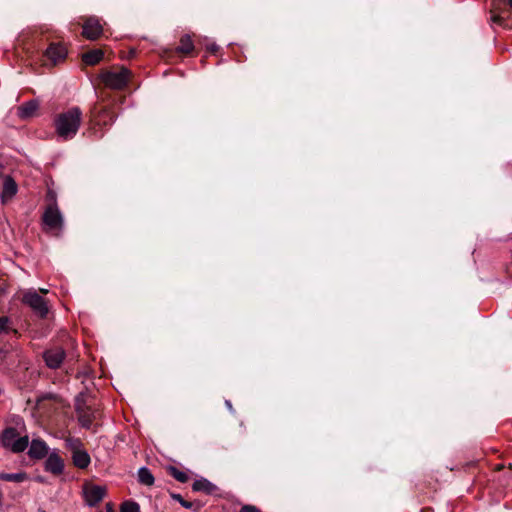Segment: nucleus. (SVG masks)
Returning <instances> with one entry per match:
<instances>
[{"label":"nucleus","instance_id":"obj_1","mask_svg":"<svg viewBox=\"0 0 512 512\" xmlns=\"http://www.w3.org/2000/svg\"><path fill=\"white\" fill-rule=\"evenodd\" d=\"M82 122V111L75 106L58 114L54 119L56 134L64 141L73 139Z\"/></svg>","mask_w":512,"mask_h":512},{"label":"nucleus","instance_id":"obj_2","mask_svg":"<svg viewBox=\"0 0 512 512\" xmlns=\"http://www.w3.org/2000/svg\"><path fill=\"white\" fill-rule=\"evenodd\" d=\"M29 437L20 436L16 428L8 427L0 434V446L13 452L21 453L28 448Z\"/></svg>","mask_w":512,"mask_h":512},{"label":"nucleus","instance_id":"obj_3","mask_svg":"<svg viewBox=\"0 0 512 512\" xmlns=\"http://www.w3.org/2000/svg\"><path fill=\"white\" fill-rule=\"evenodd\" d=\"M75 410L79 424L90 429L97 418L98 411L93 407L85 394H79L75 399Z\"/></svg>","mask_w":512,"mask_h":512},{"label":"nucleus","instance_id":"obj_4","mask_svg":"<svg viewBox=\"0 0 512 512\" xmlns=\"http://www.w3.org/2000/svg\"><path fill=\"white\" fill-rule=\"evenodd\" d=\"M130 76V70L125 67H122L120 71L102 72L100 74V79L108 88L121 90L127 85Z\"/></svg>","mask_w":512,"mask_h":512},{"label":"nucleus","instance_id":"obj_5","mask_svg":"<svg viewBox=\"0 0 512 512\" xmlns=\"http://www.w3.org/2000/svg\"><path fill=\"white\" fill-rule=\"evenodd\" d=\"M23 304L29 306L33 312L40 318H45L48 314L47 301L39 295L35 289H28L23 293Z\"/></svg>","mask_w":512,"mask_h":512},{"label":"nucleus","instance_id":"obj_6","mask_svg":"<svg viewBox=\"0 0 512 512\" xmlns=\"http://www.w3.org/2000/svg\"><path fill=\"white\" fill-rule=\"evenodd\" d=\"M43 223L50 230L63 228V217L57 203H50L43 213Z\"/></svg>","mask_w":512,"mask_h":512},{"label":"nucleus","instance_id":"obj_7","mask_svg":"<svg viewBox=\"0 0 512 512\" xmlns=\"http://www.w3.org/2000/svg\"><path fill=\"white\" fill-rule=\"evenodd\" d=\"M106 493L107 490L104 486L91 483H86L83 486V497L85 503L90 507L96 506L100 503L106 496Z\"/></svg>","mask_w":512,"mask_h":512},{"label":"nucleus","instance_id":"obj_8","mask_svg":"<svg viewBox=\"0 0 512 512\" xmlns=\"http://www.w3.org/2000/svg\"><path fill=\"white\" fill-rule=\"evenodd\" d=\"M46 365L51 369H57L65 358V351L61 347L48 349L43 354Z\"/></svg>","mask_w":512,"mask_h":512},{"label":"nucleus","instance_id":"obj_9","mask_svg":"<svg viewBox=\"0 0 512 512\" xmlns=\"http://www.w3.org/2000/svg\"><path fill=\"white\" fill-rule=\"evenodd\" d=\"M103 32V27L95 17L88 18L83 24V36L89 40L98 39Z\"/></svg>","mask_w":512,"mask_h":512},{"label":"nucleus","instance_id":"obj_10","mask_svg":"<svg viewBox=\"0 0 512 512\" xmlns=\"http://www.w3.org/2000/svg\"><path fill=\"white\" fill-rule=\"evenodd\" d=\"M18 192V185L11 176L4 177L0 199L2 204L10 202Z\"/></svg>","mask_w":512,"mask_h":512},{"label":"nucleus","instance_id":"obj_11","mask_svg":"<svg viewBox=\"0 0 512 512\" xmlns=\"http://www.w3.org/2000/svg\"><path fill=\"white\" fill-rule=\"evenodd\" d=\"M67 55L66 48L61 44L52 43L46 49L44 56L51 61L53 65L65 59Z\"/></svg>","mask_w":512,"mask_h":512},{"label":"nucleus","instance_id":"obj_12","mask_svg":"<svg viewBox=\"0 0 512 512\" xmlns=\"http://www.w3.org/2000/svg\"><path fill=\"white\" fill-rule=\"evenodd\" d=\"M28 446V455L32 459H42L48 455L49 448L42 439H33Z\"/></svg>","mask_w":512,"mask_h":512},{"label":"nucleus","instance_id":"obj_13","mask_svg":"<svg viewBox=\"0 0 512 512\" xmlns=\"http://www.w3.org/2000/svg\"><path fill=\"white\" fill-rule=\"evenodd\" d=\"M45 470L54 475L62 474L64 470V462L56 452H51L48 454V457L45 461Z\"/></svg>","mask_w":512,"mask_h":512},{"label":"nucleus","instance_id":"obj_14","mask_svg":"<svg viewBox=\"0 0 512 512\" xmlns=\"http://www.w3.org/2000/svg\"><path fill=\"white\" fill-rule=\"evenodd\" d=\"M38 109L39 102L38 100L33 99L20 105L17 109V115L20 119L26 120L33 117Z\"/></svg>","mask_w":512,"mask_h":512},{"label":"nucleus","instance_id":"obj_15","mask_svg":"<svg viewBox=\"0 0 512 512\" xmlns=\"http://www.w3.org/2000/svg\"><path fill=\"white\" fill-rule=\"evenodd\" d=\"M95 124L98 126H109L115 121V115L109 108L103 107L94 115Z\"/></svg>","mask_w":512,"mask_h":512},{"label":"nucleus","instance_id":"obj_16","mask_svg":"<svg viewBox=\"0 0 512 512\" xmlns=\"http://www.w3.org/2000/svg\"><path fill=\"white\" fill-rule=\"evenodd\" d=\"M71 457L74 466L79 469H86L91 463L90 455L84 448L80 451H74Z\"/></svg>","mask_w":512,"mask_h":512},{"label":"nucleus","instance_id":"obj_17","mask_svg":"<svg viewBox=\"0 0 512 512\" xmlns=\"http://www.w3.org/2000/svg\"><path fill=\"white\" fill-rule=\"evenodd\" d=\"M192 489L196 492H204L207 495H211L217 490V487L206 478H200L194 481Z\"/></svg>","mask_w":512,"mask_h":512},{"label":"nucleus","instance_id":"obj_18","mask_svg":"<svg viewBox=\"0 0 512 512\" xmlns=\"http://www.w3.org/2000/svg\"><path fill=\"white\" fill-rule=\"evenodd\" d=\"M104 56V53L100 49H94L88 51L82 55V60L87 65H95L99 63Z\"/></svg>","mask_w":512,"mask_h":512},{"label":"nucleus","instance_id":"obj_19","mask_svg":"<svg viewBox=\"0 0 512 512\" xmlns=\"http://www.w3.org/2000/svg\"><path fill=\"white\" fill-rule=\"evenodd\" d=\"M138 481L143 485L152 486L154 484L155 479L153 474L147 467H141L138 470Z\"/></svg>","mask_w":512,"mask_h":512},{"label":"nucleus","instance_id":"obj_20","mask_svg":"<svg viewBox=\"0 0 512 512\" xmlns=\"http://www.w3.org/2000/svg\"><path fill=\"white\" fill-rule=\"evenodd\" d=\"M28 476L25 472H17V473H5L0 472V479L8 482L21 483L27 480Z\"/></svg>","mask_w":512,"mask_h":512},{"label":"nucleus","instance_id":"obj_21","mask_svg":"<svg viewBox=\"0 0 512 512\" xmlns=\"http://www.w3.org/2000/svg\"><path fill=\"white\" fill-rule=\"evenodd\" d=\"M194 44L189 35H183L180 39V44L177 47V51L184 54H189L193 51Z\"/></svg>","mask_w":512,"mask_h":512},{"label":"nucleus","instance_id":"obj_22","mask_svg":"<svg viewBox=\"0 0 512 512\" xmlns=\"http://www.w3.org/2000/svg\"><path fill=\"white\" fill-rule=\"evenodd\" d=\"M65 447L74 454V451H80L83 449V443L79 438L67 437L65 439Z\"/></svg>","mask_w":512,"mask_h":512},{"label":"nucleus","instance_id":"obj_23","mask_svg":"<svg viewBox=\"0 0 512 512\" xmlns=\"http://www.w3.org/2000/svg\"><path fill=\"white\" fill-rule=\"evenodd\" d=\"M169 474L181 483H186L189 480V476L186 472L179 470L176 467L171 466L169 468Z\"/></svg>","mask_w":512,"mask_h":512},{"label":"nucleus","instance_id":"obj_24","mask_svg":"<svg viewBox=\"0 0 512 512\" xmlns=\"http://www.w3.org/2000/svg\"><path fill=\"white\" fill-rule=\"evenodd\" d=\"M120 512H140V506L132 500L124 501L120 506Z\"/></svg>","mask_w":512,"mask_h":512},{"label":"nucleus","instance_id":"obj_25","mask_svg":"<svg viewBox=\"0 0 512 512\" xmlns=\"http://www.w3.org/2000/svg\"><path fill=\"white\" fill-rule=\"evenodd\" d=\"M171 497L184 508L191 509L193 506L192 502L186 501L180 494L173 493L171 494Z\"/></svg>","mask_w":512,"mask_h":512},{"label":"nucleus","instance_id":"obj_26","mask_svg":"<svg viewBox=\"0 0 512 512\" xmlns=\"http://www.w3.org/2000/svg\"><path fill=\"white\" fill-rule=\"evenodd\" d=\"M10 319L7 316L0 317V334L9 330Z\"/></svg>","mask_w":512,"mask_h":512},{"label":"nucleus","instance_id":"obj_27","mask_svg":"<svg viewBox=\"0 0 512 512\" xmlns=\"http://www.w3.org/2000/svg\"><path fill=\"white\" fill-rule=\"evenodd\" d=\"M239 512H260V509L254 505H244Z\"/></svg>","mask_w":512,"mask_h":512},{"label":"nucleus","instance_id":"obj_28","mask_svg":"<svg viewBox=\"0 0 512 512\" xmlns=\"http://www.w3.org/2000/svg\"><path fill=\"white\" fill-rule=\"evenodd\" d=\"M47 198L51 203H56V195L52 190H49L47 193Z\"/></svg>","mask_w":512,"mask_h":512},{"label":"nucleus","instance_id":"obj_29","mask_svg":"<svg viewBox=\"0 0 512 512\" xmlns=\"http://www.w3.org/2000/svg\"><path fill=\"white\" fill-rule=\"evenodd\" d=\"M492 22L501 25L503 23V19L500 16L495 15L492 17Z\"/></svg>","mask_w":512,"mask_h":512},{"label":"nucleus","instance_id":"obj_30","mask_svg":"<svg viewBox=\"0 0 512 512\" xmlns=\"http://www.w3.org/2000/svg\"><path fill=\"white\" fill-rule=\"evenodd\" d=\"M219 49V47L216 45V44H211L210 46H208V50L212 53H215L217 52Z\"/></svg>","mask_w":512,"mask_h":512},{"label":"nucleus","instance_id":"obj_31","mask_svg":"<svg viewBox=\"0 0 512 512\" xmlns=\"http://www.w3.org/2000/svg\"><path fill=\"white\" fill-rule=\"evenodd\" d=\"M4 170H5V167L2 164H0V179H2V181L4 180V177L7 176L4 174Z\"/></svg>","mask_w":512,"mask_h":512},{"label":"nucleus","instance_id":"obj_32","mask_svg":"<svg viewBox=\"0 0 512 512\" xmlns=\"http://www.w3.org/2000/svg\"><path fill=\"white\" fill-rule=\"evenodd\" d=\"M225 405H226V407L228 408V410H229L230 412H234V409H233V406H232V403H231V401H230V400H226V401H225Z\"/></svg>","mask_w":512,"mask_h":512},{"label":"nucleus","instance_id":"obj_33","mask_svg":"<svg viewBox=\"0 0 512 512\" xmlns=\"http://www.w3.org/2000/svg\"><path fill=\"white\" fill-rule=\"evenodd\" d=\"M40 292L43 293V294H46L48 292L47 289H40Z\"/></svg>","mask_w":512,"mask_h":512},{"label":"nucleus","instance_id":"obj_34","mask_svg":"<svg viewBox=\"0 0 512 512\" xmlns=\"http://www.w3.org/2000/svg\"><path fill=\"white\" fill-rule=\"evenodd\" d=\"M509 5H510V7L512 9V0H509Z\"/></svg>","mask_w":512,"mask_h":512},{"label":"nucleus","instance_id":"obj_35","mask_svg":"<svg viewBox=\"0 0 512 512\" xmlns=\"http://www.w3.org/2000/svg\"><path fill=\"white\" fill-rule=\"evenodd\" d=\"M261 512V511H260Z\"/></svg>","mask_w":512,"mask_h":512}]
</instances>
